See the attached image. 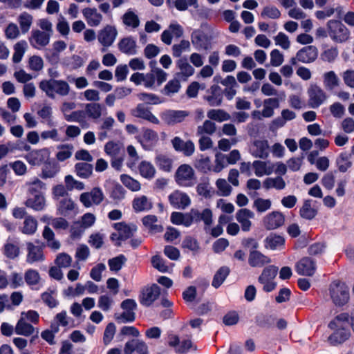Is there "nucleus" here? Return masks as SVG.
Wrapping results in <instances>:
<instances>
[{
	"label": "nucleus",
	"mask_w": 354,
	"mask_h": 354,
	"mask_svg": "<svg viewBox=\"0 0 354 354\" xmlns=\"http://www.w3.org/2000/svg\"><path fill=\"white\" fill-rule=\"evenodd\" d=\"M348 326H351V321L347 313H341L330 322L329 327L334 333L328 337L330 344L335 346L346 340L350 336Z\"/></svg>",
	"instance_id": "obj_1"
},
{
	"label": "nucleus",
	"mask_w": 354,
	"mask_h": 354,
	"mask_svg": "<svg viewBox=\"0 0 354 354\" xmlns=\"http://www.w3.org/2000/svg\"><path fill=\"white\" fill-rule=\"evenodd\" d=\"M39 87L51 99H55L56 94L66 96L70 92L69 84L64 80H44L40 82Z\"/></svg>",
	"instance_id": "obj_2"
},
{
	"label": "nucleus",
	"mask_w": 354,
	"mask_h": 354,
	"mask_svg": "<svg viewBox=\"0 0 354 354\" xmlns=\"http://www.w3.org/2000/svg\"><path fill=\"white\" fill-rule=\"evenodd\" d=\"M326 28L328 37L335 43L343 44L351 38L349 29L339 20H329L326 24Z\"/></svg>",
	"instance_id": "obj_3"
},
{
	"label": "nucleus",
	"mask_w": 354,
	"mask_h": 354,
	"mask_svg": "<svg viewBox=\"0 0 354 354\" xmlns=\"http://www.w3.org/2000/svg\"><path fill=\"white\" fill-rule=\"evenodd\" d=\"M328 292L332 302L336 306H342L349 301V288L342 281L332 282L329 286Z\"/></svg>",
	"instance_id": "obj_4"
},
{
	"label": "nucleus",
	"mask_w": 354,
	"mask_h": 354,
	"mask_svg": "<svg viewBox=\"0 0 354 354\" xmlns=\"http://www.w3.org/2000/svg\"><path fill=\"white\" fill-rule=\"evenodd\" d=\"M104 198V192L99 187H95L90 191L83 192L80 195V201L86 208L100 205Z\"/></svg>",
	"instance_id": "obj_5"
},
{
	"label": "nucleus",
	"mask_w": 354,
	"mask_h": 354,
	"mask_svg": "<svg viewBox=\"0 0 354 354\" xmlns=\"http://www.w3.org/2000/svg\"><path fill=\"white\" fill-rule=\"evenodd\" d=\"M175 180L181 187H192L196 183V176L193 168L187 164L181 165L176 170Z\"/></svg>",
	"instance_id": "obj_6"
},
{
	"label": "nucleus",
	"mask_w": 354,
	"mask_h": 354,
	"mask_svg": "<svg viewBox=\"0 0 354 354\" xmlns=\"http://www.w3.org/2000/svg\"><path fill=\"white\" fill-rule=\"evenodd\" d=\"M278 272V268L275 266L266 267L258 278V281L263 285V290L269 292L275 289L277 283L274 281Z\"/></svg>",
	"instance_id": "obj_7"
},
{
	"label": "nucleus",
	"mask_w": 354,
	"mask_h": 354,
	"mask_svg": "<svg viewBox=\"0 0 354 354\" xmlns=\"http://www.w3.org/2000/svg\"><path fill=\"white\" fill-rule=\"evenodd\" d=\"M25 160L32 166H41L50 159V151L48 148L32 149L24 156Z\"/></svg>",
	"instance_id": "obj_8"
},
{
	"label": "nucleus",
	"mask_w": 354,
	"mask_h": 354,
	"mask_svg": "<svg viewBox=\"0 0 354 354\" xmlns=\"http://www.w3.org/2000/svg\"><path fill=\"white\" fill-rule=\"evenodd\" d=\"M308 106L313 109H317L323 104L328 98V95L320 86L314 84L308 89Z\"/></svg>",
	"instance_id": "obj_9"
},
{
	"label": "nucleus",
	"mask_w": 354,
	"mask_h": 354,
	"mask_svg": "<svg viewBox=\"0 0 354 354\" xmlns=\"http://www.w3.org/2000/svg\"><path fill=\"white\" fill-rule=\"evenodd\" d=\"M189 115V111L185 110L166 109L160 113L161 120L167 125L180 123Z\"/></svg>",
	"instance_id": "obj_10"
},
{
	"label": "nucleus",
	"mask_w": 354,
	"mask_h": 354,
	"mask_svg": "<svg viewBox=\"0 0 354 354\" xmlns=\"http://www.w3.org/2000/svg\"><path fill=\"white\" fill-rule=\"evenodd\" d=\"M138 142L147 151L151 150L158 141V133L150 129H142L141 134L137 137Z\"/></svg>",
	"instance_id": "obj_11"
},
{
	"label": "nucleus",
	"mask_w": 354,
	"mask_h": 354,
	"mask_svg": "<svg viewBox=\"0 0 354 354\" xmlns=\"http://www.w3.org/2000/svg\"><path fill=\"white\" fill-rule=\"evenodd\" d=\"M250 152L254 158L266 159L270 154V146L266 140H256L250 147Z\"/></svg>",
	"instance_id": "obj_12"
},
{
	"label": "nucleus",
	"mask_w": 354,
	"mask_h": 354,
	"mask_svg": "<svg viewBox=\"0 0 354 354\" xmlns=\"http://www.w3.org/2000/svg\"><path fill=\"white\" fill-rule=\"evenodd\" d=\"M169 201L174 208L179 209H184L191 204L189 196L179 190H176L169 194Z\"/></svg>",
	"instance_id": "obj_13"
},
{
	"label": "nucleus",
	"mask_w": 354,
	"mask_h": 354,
	"mask_svg": "<svg viewBox=\"0 0 354 354\" xmlns=\"http://www.w3.org/2000/svg\"><path fill=\"white\" fill-rule=\"evenodd\" d=\"M50 37L51 35L50 33L37 29L32 30L29 41L33 48L40 49L49 44Z\"/></svg>",
	"instance_id": "obj_14"
},
{
	"label": "nucleus",
	"mask_w": 354,
	"mask_h": 354,
	"mask_svg": "<svg viewBox=\"0 0 354 354\" xmlns=\"http://www.w3.org/2000/svg\"><path fill=\"white\" fill-rule=\"evenodd\" d=\"M160 288L156 284L145 288L140 296V302L145 306H150L159 297Z\"/></svg>",
	"instance_id": "obj_15"
},
{
	"label": "nucleus",
	"mask_w": 354,
	"mask_h": 354,
	"mask_svg": "<svg viewBox=\"0 0 354 354\" xmlns=\"http://www.w3.org/2000/svg\"><path fill=\"white\" fill-rule=\"evenodd\" d=\"M26 262L32 264L42 261L44 259L43 248L41 245H35L32 242L26 243Z\"/></svg>",
	"instance_id": "obj_16"
},
{
	"label": "nucleus",
	"mask_w": 354,
	"mask_h": 354,
	"mask_svg": "<svg viewBox=\"0 0 354 354\" xmlns=\"http://www.w3.org/2000/svg\"><path fill=\"white\" fill-rule=\"evenodd\" d=\"M3 252L10 259H16L20 253L19 239L15 236H9L3 245Z\"/></svg>",
	"instance_id": "obj_17"
},
{
	"label": "nucleus",
	"mask_w": 354,
	"mask_h": 354,
	"mask_svg": "<svg viewBox=\"0 0 354 354\" xmlns=\"http://www.w3.org/2000/svg\"><path fill=\"white\" fill-rule=\"evenodd\" d=\"M118 31L114 26H106L99 32L97 39L99 42L105 47H109L114 42Z\"/></svg>",
	"instance_id": "obj_18"
},
{
	"label": "nucleus",
	"mask_w": 354,
	"mask_h": 354,
	"mask_svg": "<svg viewBox=\"0 0 354 354\" xmlns=\"http://www.w3.org/2000/svg\"><path fill=\"white\" fill-rule=\"evenodd\" d=\"M318 57V50L315 46H307L297 51V59L299 62L310 64Z\"/></svg>",
	"instance_id": "obj_19"
},
{
	"label": "nucleus",
	"mask_w": 354,
	"mask_h": 354,
	"mask_svg": "<svg viewBox=\"0 0 354 354\" xmlns=\"http://www.w3.org/2000/svg\"><path fill=\"white\" fill-rule=\"evenodd\" d=\"M171 144L176 151L182 152L186 156H190L194 153L195 145L191 140L185 142L176 136L171 140Z\"/></svg>",
	"instance_id": "obj_20"
},
{
	"label": "nucleus",
	"mask_w": 354,
	"mask_h": 354,
	"mask_svg": "<svg viewBox=\"0 0 354 354\" xmlns=\"http://www.w3.org/2000/svg\"><path fill=\"white\" fill-rule=\"evenodd\" d=\"M284 216L278 211L272 212L267 214L263 220L265 227L268 230H274L284 223Z\"/></svg>",
	"instance_id": "obj_21"
},
{
	"label": "nucleus",
	"mask_w": 354,
	"mask_h": 354,
	"mask_svg": "<svg viewBox=\"0 0 354 354\" xmlns=\"http://www.w3.org/2000/svg\"><path fill=\"white\" fill-rule=\"evenodd\" d=\"M252 167L257 177H262L273 173L274 164L270 161L254 160L252 164Z\"/></svg>",
	"instance_id": "obj_22"
},
{
	"label": "nucleus",
	"mask_w": 354,
	"mask_h": 354,
	"mask_svg": "<svg viewBox=\"0 0 354 354\" xmlns=\"http://www.w3.org/2000/svg\"><path fill=\"white\" fill-rule=\"evenodd\" d=\"M131 113L134 117L139 118L147 120L148 122L159 124V119L154 115L151 111L145 107L142 104H139L138 106L131 111Z\"/></svg>",
	"instance_id": "obj_23"
},
{
	"label": "nucleus",
	"mask_w": 354,
	"mask_h": 354,
	"mask_svg": "<svg viewBox=\"0 0 354 354\" xmlns=\"http://www.w3.org/2000/svg\"><path fill=\"white\" fill-rule=\"evenodd\" d=\"M124 352V354H133V352L138 354H148V346L142 340L132 339L125 344Z\"/></svg>",
	"instance_id": "obj_24"
},
{
	"label": "nucleus",
	"mask_w": 354,
	"mask_h": 354,
	"mask_svg": "<svg viewBox=\"0 0 354 354\" xmlns=\"http://www.w3.org/2000/svg\"><path fill=\"white\" fill-rule=\"evenodd\" d=\"M176 67L178 69L177 75L183 80H187L194 74V67L187 62L186 57H180L176 62Z\"/></svg>",
	"instance_id": "obj_25"
},
{
	"label": "nucleus",
	"mask_w": 354,
	"mask_h": 354,
	"mask_svg": "<svg viewBox=\"0 0 354 354\" xmlns=\"http://www.w3.org/2000/svg\"><path fill=\"white\" fill-rule=\"evenodd\" d=\"M254 217V212L246 208L241 209L236 214V221L241 224V229L244 232L250 230L252 225L250 219Z\"/></svg>",
	"instance_id": "obj_26"
},
{
	"label": "nucleus",
	"mask_w": 354,
	"mask_h": 354,
	"mask_svg": "<svg viewBox=\"0 0 354 354\" xmlns=\"http://www.w3.org/2000/svg\"><path fill=\"white\" fill-rule=\"evenodd\" d=\"M315 263L310 258L301 259L296 265V270L299 274L311 276L315 273Z\"/></svg>",
	"instance_id": "obj_27"
},
{
	"label": "nucleus",
	"mask_w": 354,
	"mask_h": 354,
	"mask_svg": "<svg viewBox=\"0 0 354 354\" xmlns=\"http://www.w3.org/2000/svg\"><path fill=\"white\" fill-rule=\"evenodd\" d=\"M25 205L34 211L40 212L44 210L46 206V198L41 193L34 194L29 197L25 202Z\"/></svg>",
	"instance_id": "obj_28"
},
{
	"label": "nucleus",
	"mask_w": 354,
	"mask_h": 354,
	"mask_svg": "<svg viewBox=\"0 0 354 354\" xmlns=\"http://www.w3.org/2000/svg\"><path fill=\"white\" fill-rule=\"evenodd\" d=\"M82 14L88 25L92 27L98 26L102 20V15L96 8H86Z\"/></svg>",
	"instance_id": "obj_29"
},
{
	"label": "nucleus",
	"mask_w": 354,
	"mask_h": 354,
	"mask_svg": "<svg viewBox=\"0 0 354 354\" xmlns=\"http://www.w3.org/2000/svg\"><path fill=\"white\" fill-rule=\"evenodd\" d=\"M118 48L126 55H134L137 54L136 41L132 37H124L119 41Z\"/></svg>",
	"instance_id": "obj_30"
},
{
	"label": "nucleus",
	"mask_w": 354,
	"mask_h": 354,
	"mask_svg": "<svg viewBox=\"0 0 354 354\" xmlns=\"http://www.w3.org/2000/svg\"><path fill=\"white\" fill-rule=\"evenodd\" d=\"M323 85L326 91H331L340 84V80L333 71L325 72L322 75Z\"/></svg>",
	"instance_id": "obj_31"
},
{
	"label": "nucleus",
	"mask_w": 354,
	"mask_h": 354,
	"mask_svg": "<svg viewBox=\"0 0 354 354\" xmlns=\"http://www.w3.org/2000/svg\"><path fill=\"white\" fill-rule=\"evenodd\" d=\"M271 262L267 256L257 250H252L248 257V263L252 267H263L264 265Z\"/></svg>",
	"instance_id": "obj_32"
},
{
	"label": "nucleus",
	"mask_w": 354,
	"mask_h": 354,
	"mask_svg": "<svg viewBox=\"0 0 354 354\" xmlns=\"http://www.w3.org/2000/svg\"><path fill=\"white\" fill-rule=\"evenodd\" d=\"M264 243L267 249L272 250H280L285 243V239L281 235L272 233L266 238Z\"/></svg>",
	"instance_id": "obj_33"
},
{
	"label": "nucleus",
	"mask_w": 354,
	"mask_h": 354,
	"mask_svg": "<svg viewBox=\"0 0 354 354\" xmlns=\"http://www.w3.org/2000/svg\"><path fill=\"white\" fill-rule=\"evenodd\" d=\"M75 204L69 197L63 198L57 205V214L64 216H69L75 209Z\"/></svg>",
	"instance_id": "obj_34"
},
{
	"label": "nucleus",
	"mask_w": 354,
	"mask_h": 354,
	"mask_svg": "<svg viewBox=\"0 0 354 354\" xmlns=\"http://www.w3.org/2000/svg\"><path fill=\"white\" fill-rule=\"evenodd\" d=\"M207 36L201 30H194L191 34V41L197 50L207 49Z\"/></svg>",
	"instance_id": "obj_35"
},
{
	"label": "nucleus",
	"mask_w": 354,
	"mask_h": 354,
	"mask_svg": "<svg viewBox=\"0 0 354 354\" xmlns=\"http://www.w3.org/2000/svg\"><path fill=\"white\" fill-rule=\"evenodd\" d=\"M132 206L136 212H147L151 209L152 203L148 197L142 195L133 199Z\"/></svg>",
	"instance_id": "obj_36"
},
{
	"label": "nucleus",
	"mask_w": 354,
	"mask_h": 354,
	"mask_svg": "<svg viewBox=\"0 0 354 354\" xmlns=\"http://www.w3.org/2000/svg\"><path fill=\"white\" fill-rule=\"evenodd\" d=\"M191 213L193 218V222L203 221L204 223L209 226L212 223V212L208 209H204L202 212L198 209H192Z\"/></svg>",
	"instance_id": "obj_37"
},
{
	"label": "nucleus",
	"mask_w": 354,
	"mask_h": 354,
	"mask_svg": "<svg viewBox=\"0 0 354 354\" xmlns=\"http://www.w3.org/2000/svg\"><path fill=\"white\" fill-rule=\"evenodd\" d=\"M37 225L38 222L37 219L31 215H27L25 216L23 225L20 227V231L24 234L32 235L36 232Z\"/></svg>",
	"instance_id": "obj_38"
},
{
	"label": "nucleus",
	"mask_w": 354,
	"mask_h": 354,
	"mask_svg": "<svg viewBox=\"0 0 354 354\" xmlns=\"http://www.w3.org/2000/svg\"><path fill=\"white\" fill-rule=\"evenodd\" d=\"M114 228L118 232L122 241L131 237L137 230V227L135 225H127L124 223H115Z\"/></svg>",
	"instance_id": "obj_39"
},
{
	"label": "nucleus",
	"mask_w": 354,
	"mask_h": 354,
	"mask_svg": "<svg viewBox=\"0 0 354 354\" xmlns=\"http://www.w3.org/2000/svg\"><path fill=\"white\" fill-rule=\"evenodd\" d=\"M171 221L174 225H183L189 227L193 223V218L191 212L189 214L173 212L171 215Z\"/></svg>",
	"instance_id": "obj_40"
},
{
	"label": "nucleus",
	"mask_w": 354,
	"mask_h": 354,
	"mask_svg": "<svg viewBox=\"0 0 354 354\" xmlns=\"http://www.w3.org/2000/svg\"><path fill=\"white\" fill-rule=\"evenodd\" d=\"M122 20L124 25L127 27L136 29L140 26V19L134 11L131 9H129L122 15Z\"/></svg>",
	"instance_id": "obj_41"
},
{
	"label": "nucleus",
	"mask_w": 354,
	"mask_h": 354,
	"mask_svg": "<svg viewBox=\"0 0 354 354\" xmlns=\"http://www.w3.org/2000/svg\"><path fill=\"white\" fill-rule=\"evenodd\" d=\"M19 28L23 34L27 33L32 24L33 17L27 12H21L17 17Z\"/></svg>",
	"instance_id": "obj_42"
},
{
	"label": "nucleus",
	"mask_w": 354,
	"mask_h": 354,
	"mask_svg": "<svg viewBox=\"0 0 354 354\" xmlns=\"http://www.w3.org/2000/svg\"><path fill=\"white\" fill-rule=\"evenodd\" d=\"M140 174L146 179H152L156 174V169L150 162L142 160L138 165Z\"/></svg>",
	"instance_id": "obj_43"
},
{
	"label": "nucleus",
	"mask_w": 354,
	"mask_h": 354,
	"mask_svg": "<svg viewBox=\"0 0 354 354\" xmlns=\"http://www.w3.org/2000/svg\"><path fill=\"white\" fill-rule=\"evenodd\" d=\"M59 171V165L56 162L49 160L43 165L41 176L43 178H51L55 176Z\"/></svg>",
	"instance_id": "obj_44"
},
{
	"label": "nucleus",
	"mask_w": 354,
	"mask_h": 354,
	"mask_svg": "<svg viewBox=\"0 0 354 354\" xmlns=\"http://www.w3.org/2000/svg\"><path fill=\"white\" fill-rule=\"evenodd\" d=\"M57 149L56 158L59 161L62 162L71 157L74 147L71 144H64L58 145Z\"/></svg>",
	"instance_id": "obj_45"
},
{
	"label": "nucleus",
	"mask_w": 354,
	"mask_h": 354,
	"mask_svg": "<svg viewBox=\"0 0 354 354\" xmlns=\"http://www.w3.org/2000/svg\"><path fill=\"white\" fill-rule=\"evenodd\" d=\"M15 330L17 335L24 336H29L33 334L35 331L34 327L31 324L27 323L21 317H20V319L17 323Z\"/></svg>",
	"instance_id": "obj_46"
},
{
	"label": "nucleus",
	"mask_w": 354,
	"mask_h": 354,
	"mask_svg": "<svg viewBox=\"0 0 354 354\" xmlns=\"http://www.w3.org/2000/svg\"><path fill=\"white\" fill-rule=\"evenodd\" d=\"M104 107L99 103H89L85 106L84 113L90 118L99 119L102 114Z\"/></svg>",
	"instance_id": "obj_47"
},
{
	"label": "nucleus",
	"mask_w": 354,
	"mask_h": 354,
	"mask_svg": "<svg viewBox=\"0 0 354 354\" xmlns=\"http://www.w3.org/2000/svg\"><path fill=\"white\" fill-rule=\"evenodd\" d=\"M286 182L281 176L267 178L263 183V186L266 189L274 188L277 190H281L286 187Z\"/></svg>",
	"instance_id": "obj_48"
},
{
	"label": "nucleus",
	"mask_w": 354,
	"mask_h": 354,
	"mask_svg": "<svg viewBox=\"0 0 354 354\" xmlns=\"http://www.w3.org/2000/svg\"><path fill=\"white\" fill-rule=\"evenodd\" d=\"M336 165L341 172H346L351 166V154L347 152H342L336 159Z\"/></svg>",
	"instance_id": "obj_49"
},
{
	"label": "nucleus",
	"mask_w": 354,
	"mask_h": 354,
	"mask_svg": "<svg viewBox=\"0 0 354 354\" xmlns=\"http://www.w3.org/2000/svg\"><path fill=\"white\" fill-rule=\"evenodd\" d=\"M194 166L204 173L212 171L213 169L210 158L204 155H201L195 160Z\"/></svg>",
	"instance_id": "obj_50"
},
{
	"label": "nucleus",
	"mask_w": 354,
	"mask_h": 354,
	"mask_svg": "<svg viewBox=\"0 0 354 354\" xmlns=\"http://www.w3.org/2000/svg\"><path fill=\"white\" fill-rule=\"evenodd\" d=\"M28 44L25 40H21L17 42L14 46V53L12 55V61L15 63H19L21 61L26 50Z\"/></svg>",
	"instance_id": "obj_51"
},
{
	"label": "nucleus",
	"mask_w": 354,
	"mask_h": 354,
	"mask_svg": "<svg viewBox=\"0 0 354 354\" xmlns=\"http://www.w3.org/2000/svg\"><path fill=\"white\" fill-rule=\"evenodd\" d=\"M181 88L180 83L177 79L169 80L162 89L161 93L168 97H172L178 93Z\"/></svg>",
	"instance_id": "obj_52"
},
{
	"label": "nucleus",
	"mask_w": 354,
	"mask_h": 354,
	"mask_svg": "<svg viewBox=\"0 0 354 354\" xmlns=\"http://www.w3.org/2000/svg\"><path fill=\"white\" fill-rule=\"evenodd\" d=\"M339 55V50L336 46L325 48L320 55L321 59L324 62L333 63Z\"/></svg>",
	"instance_id": "obj_53"
},
{
	"label": "nucleus",
	"mask_w": 354,
	"mask_h": 354,
	"mask_svg": "<svg viewBox=\"0 0 354 354\" xmlns=\"http://www.w3.org/2000/svg\"><path fill=\"white\" fill-rule=\"evenodd\" d=\"M120 180L127 188L132 192H138L141 189L140 182L127 174H122Z\"/></svg>",
	"instance_id": "obj_54"
},
{
	"label": "nucleus",
	"mask_w": 354,
	"mask_h": 354,
	"mask_svg": "<svg viewBox=\"0 0 354 354\" xmlns=\"http://www.w3.org/2000/svg\"><path fill=\"white\" fill-rule=\"evenodd\" d=\"M75 171L80 178H87L92 174L93 166L88 162H78L75 166Z\"/></svg>",
	"instance_id": "obj_55"
},
{
	"label": "nucleus",
	"mask_w": 354,
	"mask_h": 354,
	"mask_svg": "<svg viewBox=\"0 0 354 354\" xmlns=\"http://www.w3.org/2000/svg\"><path fill=\"white\" fill-rule=\"evenodd\" d=\"M207 115L209 119L218 122L229 120L230 115L223 109H210Z\"/></svg>",
	"instance_id": "obj_56"
},
{
	"label": "nucleus",
	"mask_w": 354,
	"mask_h": 354,
	"mask_svg": "<svg viewBox=\"0 0 354 354\" xmlns=\"http://www.w3.org/2000/svg\"><path fill=\"white\" fill-rule=\"evenodd\" d=\"M230 273V269L227 266L220 268L214 276L212 286L218 288L221 286Z\"/></svg>",
	"instance_id": "obj_57"
},
{
	"label": "nucleus",
	"mask_w": 354,
	"mask_h": 354,
	"mask_svg": "<svg viewBox=\"0 0 354 354\" xmlns=\"http://www.w3.org/2000/svg\"><path fill=\"white\" fill-rule=\"evenodd\" d=\"M299 214L302 218L311 220L317 215V211L312 207L311 201L310 200H306L299 210Z\"/></svg>",
	"instance_id": "obj_58"
},
{
	"label": "nucleus",
	"mask_w": 354,
	"mask_h": 354,
	"mask_svg": "<svg viewBox=\"0 0 354 354\" xmlns=\"http://www.w3.org/2000/svg\"><path fill=\"white\" fill-rule=\"evenodd\" d=\"M127 153L129 156V159L127 162V166L131 169H133L140 160V156L135 147L131 145L127 146Z\"/></svg>",
	"instance_id": "obj_59"
},
{
	"label": "nucleus",
	"mask_w": 354,
	"mask_h": 354,
	"mask_svg": "<svg viewBox=\"0 0 354 354\" xmlns=\"http://www.w3.org/2000/svg\"><path fill=\"white\" fill-rule=\"evenodd\" d=\"M138 96L140 100L148 104L157 105L165 102L162 98L153 93H140Z\"/></svg>",
	"instance_id": "obj_60"
},
{
	"label": "nucleus",
	"mask_w": 354,
	"mask_h": 354,
	"mask_svg": "<svg viewBox=\"0 0 354 354\" xmlns=\"http://www.w3.org/2000/svg\"><path fill=\"white\" fill-rule=\"evenodd\" d=\"M191 50L190 42L183 39L179 44L172 46V55L175 57H180L183 53L189 52Z\"/></svg>",
	"instance_id": "obj_61"
},
{
	"label": "nucleus",
	"mask_w": 354,
	"mask_h": 354,
	"mask_svg": "<svg viewBox=\"0 0 354 354\" xmlns=\"http://www.w3.org/2000/svg\"><path fill=\"white\" fill-rule=\"evenodd\" d=\"M63 64L69 69L75 70L83 66L84 60L80 56L73 55L66 57L63 61Z\"/></svg>",
	"instance_id": "obj_62"
},
{
	"label": "nucleus",
	"mask_w": 354,
	"mask_h": 354,
	"mask_svg": "<svg viewBox=\"0 0 354 354\" xmlns=\"http://www.w3.org/2000/svg\"><path fill=\"white\" fill-rule=\"evenodd\" d=\"M156 163L160 169L170 171L172 167V159L166 155H158L156 158Z\"/></svg>",
	"instance_id": "obj_63"
},
{
	"label": "nucleus",
	"mask_w": 354,
	"mask_h": 354,
	"mask_svg": "<svg viewBox=\"0 0 354 354\" xmlns=\"http://www.w3.org/2000/svg\"><path fill=\"white\" fill-rule=\"evenodd\" d=\"M216 131V124L210 120H206L203 124L198 126L196 134L202 136L205 134L212 135Z\"/></svg>",
	"instance_id": "obj_64"
}]
</instances>
